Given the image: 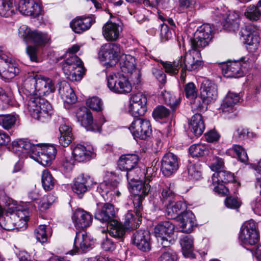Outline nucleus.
Returning a JSON list of instances; mask_svg holds the SVG:
<instances>
[{
	"instance_id": "nucleus-62",
	"label": "nucleus",
	"mask_w": 261,
	"mask_h": 261,
	"mask_svg": "<svg viewBox=\"0 0 261 261\" xmlns=\"http://www.w3.org/2000/svg\"><path fill=\"white\" fill-rule=\"evenodd\" d=\"M237 19V16H236L234 14H229L225 20L224 27L229 30L233 29L238 27Z\"/></svg>"
},
{
	"instance_id": "nucleus-26",
	"label": "nucleus",
	"mask_w": 261,
	"mask_h": 261,
	"mask_svg": "<svg viewBox=\"0 0 261 261\" xmlns=\"http://www.w3.org/2000/svg\"><path fill=\"white\" fill-rule=\"evenodd\" d=\"M200 95L206 102L214 101L217 97V86L208 80H204L201 85Z\"/></svg>"
},
{
	"instance_id": "nucleus-60",
	"label": "nucleus",
	"mask_w": 261,
	"mask_h": 261,
	"mask_svg": "<svg viewBox=\"0 0 261 261\" xmlns=\"http://www.w3.org/2000/svg\"><path fill=\"white\" fill-rule=\"evenodd\" d=\"M176 253L171 249H168L159 257L158 261H177Z\"/></svg>"
},
{
	"instance_id": "nucleus-40",
	"label": "nucleus",
	"mask_w": 261,
	"mask_h": 261,
	"mask_svg": "<svg viewBox=\"0 0 261 261\" xmlns=\"http://www.w3.org/2000/svg\"><path fill=\"white\" fill-rule=\"evenodd\" d=\"M107 230L109 234L115 238H121L125 233L123 226L117 220H113L109 223Z\"/></svg>"
},
{
	"instance_id": "nucleus-10",
	"label": "nucleus",
	"mask_w": 261,
	"mask_h": 261,
	"mask_svg": "<svg viewBox=\"0 0 261 261\" xmlns=\"http://www.w3.org/2000/svg\"><path fill=\"white\" fill-rule=\"evenodd\" d=\"M120 55V45L114 43H108L101 46L98 57L101 61L105 62L106 65L112 66L117 63Z\"/></svg>"
},
{
	"instance_id": "nucleus-24",
	"label": "nucleus",
	"mask_w": 261,
	"mask_h": 261,
	"mask_svg": "<svg viewBox=\"0 0 261 261\" xmlns=\"http://www.w3.org/2000/svg\"><path fill=\"white\" fill-rule=\"evenodd\" d=\"M59 93L66 109H69L70 106L76 101L77 98L74 91L66 82L64 81L60 83Z\"/></svg>"
},
{
	"instance_id": "nucleus-55",
	"label": "nucleus",
	"mask_w": 261,
	"mask_h": 261,
	"mask_svg": "<svg viewBox=\"0 0 261 261\" xmlns=\"http://www.w3.org/2000/svg\"><path fill=\"white\" fill-rule=\"evenodd\" d=\"M173 186L171 183L168 182L165 184L162 192V198L168 203L173 201L174 193L173 191Z\"/></svg>"
},
{
	"instance_id": "nucleus-22",
	"label": "nucleus",
	"mask_w": 261,
	"mask_h": 261,
	"mask_svg": "<svg viewBox=\"0 0 261 261\" xmlns=\"http://www.w3.org/2000/svg\"><path fill=\"white\" fill-rule=\"evenodd\" d=\"M133 244L143 252L149 251L151 249L150 235L148 231L140 230L133 234Z\"/></svg>"
},
{
	"instance_id": "nucleus-36",
	"label": "nucleus",
	"mask_w": 261,
	"mask_h": 261,
	"mask_svg": "<svg viewBox=\"0 0 261 261\" xmlns=\"http://www.w3.org/2000/svg\"><path fill=\"white\" fill-rule=\"evenodd\" d=\"M60 137L59 138V143L63 147L68 146L72 140L71 128L68 123L65 122L59 127Z\"/></svg>"
},
{
	"instance_id": "nucleus-43",
	"label": "nucleus",
	"mask_w": 261,
	"mask_h": 261,
	"mask_svg": "<svg viewBox=\"0 0 261 261\" xmlns=\"http://www.w3.org/2000/svg\"><path fill=\"white\" fill-rule=\"evenodd\" d=\"M241 96L239 94L229 92L225 97L222 107L223 110L226 108H232L240 101Z\"/></svg>"
},
{
	"instance_id": "nucleus-31",
	"label": "nucleus",
	"mask_w": 261,
	"mask_h": 261,
	"mask_svg": "<svg viewBox=\"0 0 261 261\" xmlns=\"http://www.w3.org/2000/svg\"><path fill=\"white\" fill-rule=\"evenodd\" d=\"M92 22L91 17H77L70 22V26L75 33L80 34L89 30Z\"/></svg>"
},
{
	"instance_id": "nucleus-11",
	"label": "nucleus",
	"mask_w": 261,
	"mask_h": 261,
	"mask_svg": "<svg viewBox=\"0 0 261 261\" xmlns=\"http://www.w3.org/2000/svg\"><path fill=\"white\" fill-rule=\"evenodd\" d=\"M241 36L247 49L250 52H254L258 48L260 38L257 28L252 24H248L242 28Z\"/></svg>"
},
{
	"instance_id": "nucleus-30",
	"label": "nucleus",
	"mask_w": 261,
	"mask_h": 261,
	"mask_svg": "<svg viewBox=\"0 0 261 261\" xmlns=\"http://www.w3.org/2000/svg\"><path fill=\"white\" fill-rule=\"evenodd\" d=\"M94 154V149L92 147H86L81 144H77L72 148V156L74 160L79 162L89 160Z\"/></svg>"
},
{
	"instance_id": "nucleus-6",
	"label": "nucleus",
	"mask_w": 261,
	"mask_h": 261,
	"mask_svg": "<svg viewBox=\"0 0 261 261\" xmlns=\"http://www.w3.org/2000/svg\"><path fill=\"white\" fill-rule=\"evenodd\" d=\"M66 77L71 81H79L82 78L83 64L77 56H71L62 63Z\"/></svg>"
},
{
	"instance_id": "nucleus-1",
	"label": "nucleus",
	"mask_w": 261,
	"mask_h": 261,
	"mask_svg": "<svg viewBox=\"0 0 261 261\" xmlns=\"http://www.w3.org/2000/svg\"><path fill=\"white\" fill-rule=\"evenodd\" d=\"M38 75L30 73L23 84V92L29 97L27 108L30 115L41 122L48 121L52 113V107L45 99L39 97L37 93Z\"/></svg>"
},
{
	"instance_id": "nucleus-20",
	"label": "nucleus",
	"mask_w": 261,
	"mask_h": 261,
	"mask_svg": "<svg viewBox=\"0 0 261 261\" xmlns=\"http://www.w3.org/2000/svg\"><path fill=\"white\" fill-rule=\"evenodd\" d=\"M98 208L95 213V218L101 222H108L115 220L116 211L114 205L109 203L103 204L98 203Z\"/></svg>"
},
{
	"instance_id": "nucleus-35",
	"label": "nucleus",
	"mask_w": 261,
	"mask_h": 261,
	"mask_svg": "<svg viewBox=\"0 0 261 261\" xmlns=\"http://www.w3.org/2000/svg\"><path fill=\"white\" fill-rule=\"evenodd\" d=\"M92 179L88 176L83 174L77 176L72 186L73 191L77 195L84 193L87 190V187L92 185Z\"/></svg>"
},
{
	"instance_id": "nucleus-54",
	"label": "nucleus",
	"mask_w": 261,
	"mask_h": 261,
	"mask_svg": "<svg viewBox=\"0 0 261 261\" xmlns=\"http://www.w3.org/2000/svg\"><path fill=\"white\" fill-rule=\"evenodd\" d=\"M178 10L180 13L191 11L195 6L196 0H178Z\"/></svg>"
},
{
	"instance_id": "nucleus-41",
	"label": "nucleus",
	"mask_w": 261,
	"mask_h": 261,
	"mask_svg": "<svg viewBox=\"0 0 261 261\" xmlns=\"http://www.w3.org/2000/svg\"><path fill=\"white\" fill-rule=\"evenodd\" d=\"M233 180V175L226 171H219L214 173L212 176L213 185L218 182L227 183L231 182Z\"/></svg>"
},
{
	"instance_id": "nucleus-29",
	"label": "nucleus",
	"mask_w": 261,
	"mask_h": 261,
	"mask_svg": "<svg viewBox=\"0 0 261 261\" xmlns=\"http://www.w3.org/2000/svg\"><path fill=\"white\" fill-rule=\"evenodd\" d=\"M135 206V215H134L132 212H128L124 216V225L126 229H135L137 228L142 220V215L141 211L142 207Z\"/></svg>"
},
{
	"instance_id": "nucleus-14",
	"label": "nucleus",
	"mask_w": 261,
	"mask_h": 261,
	"mask_svg": "<svg viewBox=\"0 0 261 261\" xmlns=\"http://www.w3.org/2000/svg\"><path fill=\"white\" fill-rule=\"evenodd\" d=\"M152 179L146 177L144 182L142 181H137L131 185V193L134 195L133 202L134 205L142 207V202L144 197L148 194L150 189L149 182Z\"/></svg>"
},
{
	"instance_id": "nucleus-49",
	"label": "nucleus",
	"mask_w": 261,
	"mask_h": 261,
	"mask_svg": "<svg viewBox=\"0 0 261 261\" xmlns=\"http://www.w3.org/2000/svg\"><path fill=\"white\" fill-rule=\"evenodd\" d=\"M16 121L13 115H0V125L5 129H9L14 126Z\"/></svg>"
},
{
	"instance_id": "nucleus-58",
	"label": "nucleus",
	"mask_w": 261,
	"mask_h": 261,
	"mask_svg": "<svg viewBox=\"0 0 261 261\" xmlns=\"http://www.w3.org/2000/svg\"><path fill=\"white\" fill-rule=\"evenodd\" d=\"M184 91L187 98L193 99L197 95L198 89L192 82H189L184 86Z\"/></svg>"
},
{
	"instance_id": "nucleus-28",
	"label": "nucleus",
	"mask_w": 261,
	"mask_h": 261,
	"mask_svg": "<svg viewBox=\"0 0 261 261\" xmlns=\"http://www.w3.org/2000/svg\"><path fill=\"white\" fill-rule=\"evenodd\" d=\"M55 88L53 81L47 77L38 75L37 83L38 96H46L55 91Z\"/></svg>"
},
{
	"instance_id": "nucleus-53",
	"label": "nucleus",
	"mask_w": 261,
	"mask_h": 261,
	"mask_svg": "<svg viewBox=\"0 0 261 261\" xmlns=\"http://www.w3.org/2000/svg\"><path fill=\"white\" fill-rule=\"evenodd\" d=\"M162 96L165 102L170 105L172 109H174L180 102L179 97H176L170 92L166 91L162 92Z\"/></svg>"
},
{
	"instance_id": "nucleus-27",
	"label": "nucleus",
	"mask_w": 261,
	"mask_h": 261,
	"mask_svg": "<svg viewBox=\"0 0 261 261\" xmlns=\"http://www.w3.org/2000/svg\"><path fill=\"white\" fill-rule=\"evenodd\" d=\"M72 219L76 228L84 229L91 225L92 218L89 213L79 208L74 211Z\"/></svg>"
},
{
	"instance_id": "nucleus-17",
	"label": "nucleus",
	"mask_w": 261,
	"mask_h": 261,
	"mask_svg": "<svg viewBox=\"0 0 261 261\" xmlns=\"http://www.w3.org/2000/svg\"><path fill=\"white\" fill-rule=\"evenodd\" d=\"M197 37L191 39L192 47L203 48L206 46L213 36V29L209 24L201 25L196 32Z\"/></svg>"
},
{
	"instance_id": "nucleus-38",
	"label": "nucleus",
	"mask_w": 261,
	"mask_h": 261,
	"mask_svg": "<svg viewBox=\"0 0 261 261\" xmlns=\"http://www.w3.org/2000/svg\"><path fill=\"white\" fill-rule=\"evenodd\" d=\"M166 204V216L169 219L176 218L179 211L185 208V203L181 201L174 202V201H170Z\"/></svg>"
},
{
	"instance_id": "nucleus-39",
	"label": "nucleus",
	"mask_w": 261,
	"mask_h": 261,
	"mask_svg": "<svg viewBox=\"0 0 261 261\" xmlns=\"http://www.w3.org/2000/svg\"><path fill=\"white\" fill-rule=\"evenodd\" d=\"M120 66L123 72L132 73L136 69L135 58L130 55H124L121 57Z\"/></svg>"
},
{
	"instance_id": "nucleus-48",
	"label": "nucleus",
	"mask_w": 261,
	"mask_h": 261,
	"mask_svg": "<svg viewBox=\"0 0 261 261\" xmlns=\"http://www.w3.org/2000/svg\"><path fill=\"white\" fill-rule=\"evenodd\" d=\"M191 108L193 111H204L206 109L208 102H206L202 98V96L196 95L193 99H190Z\"/></svg>"
},
{
	"instance_id": "nucleus-7",
	"label": "nucleus",
	"mask_w": 261,
	"mask_h": 261,
	"mask_svg": "<svg viewBox=\"0 0 261 261\" xmlns=\"http://www.w3.org/2000/svg\"><path fill=\"white\" fill-rule=\"evenodd\" d=\"M107 86L113 92L126 94L132 89V85L127 77L119 72L111 73L107 76Z\"/></svg>"
},
{
	"instance_id": "nucleus-32",
	"label": "nucleus",
	"mask_w": 261,
	"mask_h": 261,
	"mask_svg": "<svg viewBox=\"0 0 261 261\" xmlns=\"http://www.w3.org/2000/svg\"><path fill=\"white\" fill-rule=\"evenodd\" d=\"M122 28L118 24L112 22L105 24L102 28V34L108 41H116L120 36Z\"/></svg>"
},
{
	"instance_id": "nucleus-56",
	"label": "nucleus",
	"mask_w": 261,
	"mask_h": 261,
	"mask_svg": "<svg viewBox=\"0 0 261 261\" xmlns=\"http://www.w3.org/2000/svg\"><path fill=\"white\" fill-rule=\"evenodd\" d=\"M46 229V225H40L35 230L36 239L40 243H43L47 241L48 234Z\"/></svg>"
},
{
	"instance_id": "nucleus-37",
	"label": "nucleus",
	"mask_w": 261,
	"mask_h": 261,
	"mask_svg": "<svg viewBox=\"0 0 261 261\" xmlns=\"http://www.w3.org/2000/svg\"><path fill=\"white\" fill-rule=\"evenodd\" d=\"M190 128L195 136H199L202 135L205 129V125L201 115L195 114L192 117L190 122Z\"/></svg>"
},
{
	"instance_id": "nucleus-63",
	"label": "nucleus",
	"mask_w": 261,
	"mask_h": 261,
	"mask_svg": "<svg viewBox=\"0 0 261 261\" xmlns=\"http://www.w3.org/2000/svg\"><path fill=\"white\" fill-rule=\"evenodd\" d=\"M22 156H29L32 158V155L35 154L36 150H37L38 145L32 144L29 141L27 140Z\"/></svg>"
},
{
	"instance_id": "nucleus-47",
	"label": "nucleus",
	"mask_w": 261,
	"mask_h": 261,
	"mask_svg": "<svg viewBox=\"0 0 261 261\" xmlns=\"http://www.w3.org/2000/svg\"><path fill=\"white\" fill-rule=\"evenodd\" d=\"M180 244L184 255L191 253L193 248V239L191 236H185L180 240Z\"/></svg>"
},
{
	"instance_id": "nucleus-19",
	"label": "nucleus",
	"mask_w": 261,
	"mask_h": 261,
	"mask_svg": "<svg viewBox=\"0 0 261 261\" xmlns=\"http://www.w3.org/2000/svg\"><path fill=\"white\" fill-rule=\"evenodd\" d=\"M179 231L183 233H191L196 226V220L194 214L191 211L182 213L178 218Z\"/></svg>"
},
{
	"instance_id": "nucleus-3",
	"label": "nucleus",
	"mask_w": 261,
	"mask_h": 261,
	"mask_svg": "<svg viewBox=\"0 0 261 261\" xmlns=\"http://www.w3.org/2000/svg\"><path fill=\"white\" fill-rule=\"evenodd\" d=\"M154 236L163 247L173 244L177 240L175 234V225L170 221L161 222L154 228Z\"/></svg>"
},
{
	"instance_id": "nucleus-51",
	"label": "nucleus",
	"mask_w": 261,
	"mask_h": 261,
	"mask_svg": "<svg viewBox=\"0 0 261 261\" xmlns=\"http://www.w3.org/2000/svg\"><path fill=\"white\" fill-rule=\"evenodd\" d=\"M200 165L190 164L188 166L189 177L191 179L197 180L201 178Z\"/></svg>"
},
{
	"instance_id": "nucleus-44",
	"label": "nucleus",
	"mask_w": 261,
	"mask_h": 261,
	"mask_svg": "<svg viewBox=\"0 0 261 261\" xmlns=\"http://www.w3.org/2000/svg\"><path fill=\"white\" fill-rule=\"evenodd\" d=\"M153 60L156 61H160L163 67L165 69V71L166 73H169L172 75H175L178 72V70L180 67V63L179 59L178 61H175L173 62L169 61L164 62L161 60H159L156 58H153Z\"/></svg>"
},
{
	"instance_id": "nucleus-8",
	"label": "nucleus",
	"mask_w": 261,
	"mask_h": 261,
	"mask_svg": "<svg viewBox=\"0 0 261 261\" xmlns=\"http://www.w3.org/2000/svg\"><path fill=\"white\" fill-rule=\"evenodd\" d=\"M240 242L243 245H253L259 239V231L256 223L251 219L245 221L242 225L239 236Z\"/></svg>"
},
{
	"instance_id": "nucleus-42",
	"label": "nucleus",
	"mask_w": 261,
	"mask_h": 261,
	"mask_svg": "<svg viewBox=\"0 0 261 261\" xmlns=\"http://www.w3.org/2000/svg\"><path fill=\"white\" fill-rule=\"evenodd\" d=\"M56 180L48 170H44L41 174V182L43 188L45 191H49L53 189Z\"/></svg>"
},
{
	"instance_id": "nucleus-15",
	"label": "nucleus",
	"mask_w": 261,
	"mask_h": 261,
	"mask_svg": "<svg viewBox=\"0 0 261 261\" xmlns=\"http://www.w3.org/2000/svg\"><path fill=\"white\" fill-rule=\"evenodd\" d=\"M76 116L81 124L86 127L88 130L93 132H100L101 125L106 121L102 117V120L98 124L93 123L92 114L91 111L85 107L80 108L76 112Z\"/></svg>"
},
{
	"instance_id": "nucleus-61",
	"label": "nucleus",
	"mask_w": 261,
	"mask_h": 261,
	"mask_svg": "<svg viewBox=\"0 0 261 261\" xmlns=\"http://www.w3.org/2000/svg\"><path fill=\"white\" fill-rule=\"evenodd\" d=\"M169 113L168 109L163 106H159L154 110L152 115L155 119H162L167 117Z\"/></svg>"
},
{
	"instance_id": "nucleus-5",
	"label": "nucleus",
	"mask_w": 261,
	"mask_h": 261,
	"mask_svg": "<svg viewBox=\"0 0 261 261\" xmlns=\"http://www.w3.org/2000/svg\"><path fill=\"white\" fill-rule=\"evenodd\" d=\"M199 48L192 47L184 56L179 59L180 67L181 68L180 80L182 83L185 81L186 70L193 71L197 69L201 65L200 54L198 50Z\"/></svg>"
},
{
	"instance_id": "nucleus-9",
	"label": "nucleus",
	"mask_w": 261,
	"mask_h": 261,
	"mask_svg": "<svg viewBox=\"0 0 261 261\" xmlns=\"http://www.w3.org/2000/svg\"><path fill=\"white\" fill-rule=\"evenodd\" d=\"M19 71L17 64L13 61L9 53L0 47V74L2 77L10 80Z\"/></svg>"
},
{
	"instance_id": "nucleus-46",
	"label": "nucleus",
	"mask_w": 261,
	"mask_h": 261,
	"mask_svg": "<svg viewBox=\"0 0 261 261\" xmlns=\"http://www.w3.org/2000/svg\"><path fill=\"white\" fill-rule=\"evenodd\" d=\"M14 12L12 0H2L0 5V15L8 17L11 16Z\"/></svg>"
},
{
	"instance_id": "nucleus-2",
	"label": "nucleus",
	"mask_w": 261,
	"mask_h": 261,
	"mask_svg": "<svg viewBox=\"0 0 261 261\" xmlns=\"http://www.w3.org/2000/svg\"><path fill=\"white\" fill-rule=\"evenodd\" d=\"M28 211L21 205H18L11 212V216L0 217V226L8 231L13 230L15 227L19 230H24L28 226Z\"/></svg>"
},
{
	"instance_id": "nucleus-23",
	"label": "nucleus",
	"mask_w": 261,
	"mask_h": 261,
	"mask_svg": "<svg viewBox=\"0 0 261 261\" xmlns=\"http://www.w3.org/2000/svg\"><path fill=\"white\" fill-rule=\"evenodd\" d=\"M246 64L242 61H233L223 67V73L227 77L238 78L243 76L246 71Z\"/></svg>"
},
{
	"instance_id": "nucleus-45",
	"label": "nucleus",
	"mask_w": 261,
	"mask_h": 261,
	"mask_svg": "<svg viewBox=\"0 0 261 261\" xmlns=\"http://www.w3.org/2000/svg\"><path fill=\"white\" fill-rule=\"evenodd\" d=\"M189 150L191 155L195 157L202 156L209 153L208 148L203 144H193L190 147Z\"/></svg>"
},
{
	"instance_id": "nucleus-50",
	"label": "nucleus",
	"mask_w": 261,
	"mask_h": 261,
	"mask_svg": "<svg viewBox=\"0 0 261 261\" xmlns=\"http://www.w3.org/2000/svg\"><path fill=\"white\" fill-rule=\"evenodd\" d=\"M87 106L93 111L101 112L103 110V102L98 97H92L86 101Z\"/></svg>"
},
{
	"instance_id": "nucleus-13",
	"label": "nucleus",
	"mask_w": 261,
	"mask_h": 261,
	"mask_svg": "<svg viewBox=\"0 0 261 261\" xmlns=\"http://www.w3.org/2000/svg\"><path fill=\"white\" fill-rule=\"evenodd\" d=\"M56 153V149L52 145L38 146L35 154L32 155V159L44 166H48L55 159Z\"/></svg>"
},
{
	"instance_id": "nucleus-34",
	"label": "nucleus",
	"mask_w": 261,
	"mask_h": 261,
	"mask_svg": "<svg viewBox=\"0 0 261 261\" xmlns=\"http://www.w3.org/2000/svg\"><path fill=\"white\" fill-rule=\"evenodd\" d=\"M139 161V156L135 154L122 155L118 161V166L121 170L126 171L136 169Z\"/></svg>"
},
{
	"instance_id": "nucleus-21",
	"label": "nucleus",
	"mask_w": 261,
	"mask_h": 261,
	"mask_svg": "<svg viewBox=\"0 0 261 261\" xmlns=\"http://www.w3.org/2000/svg\"><path fill=\"white\" fill-rule=\"evenodd\" d=\"M178 168L177 157L172 153L164 155L162 160L161 171L166 176H169L175 172Z\"/></svg>"
},
{
	"instance_id": "nucleus-25",
	"label": "nucleus",
	"mask_w": 261,
	"mask_h": 261,
	"mask_svg": "<svg viewBox=\"0 0 261 261\" xmlns=\"http://www.w3.org/2000/svg\"><path fill=\"white\" fill-rule=\"evenodd\" d=\"M18 9L20 13L27 16L36 17L41 12V6L33 0L20 1Z\"/></svg>"
},
{
	"instance_id": "nucleus-64",
	"label": "nucleus",
	"mask_w": 261,
	"mask_h": 261,
	"mask_svg": "<svg viewBox=\"0 0 261 261\" xmlns=\"http://www.w3.org/2000/svg\"><path fill=\"white\" fill-rule=\"evenodd\" d=\"M210 168L214 171H217L222 168L224 163L222 159L214 156L210 160Z\"/></svg>"
},
{
	"instance_id": "nucleus-4",
	"label": "nucleus",
	"mask_w": 261,
	"mask_h": 261,
	"mask_svg": "<svg viewBox=\"0 0 261 261\" xmlns=\"http://www.w3.org/2000/svg\"><path fill=\"white\" fill-rule=\"evenodd\" d=\"M21 38L26 43H33L37 46H44L49 43L50 37L46 33L32 30L27 25H22L19 29Z\"/></svg>"
},
{
	"instance_id": "nucleus-33",
	"label": "nucleus",
	"mask_w": 261,
	"mask_h": 261,
	"mask_svg": "<svg viewBox=\"0 0 261 261\" xmlns=\"http://www.w3.org/2000/svg\"><path fill=\"white\" fill-rule=\"evenodd\" d=\"M97 190L105 201H111L115 194L119 196L121 194L114 186L108 182L104 181L97 187Z\"/></svg>"
},
{
	"instance_id": "nucleus-18",
	"label": "nucleus",
	"mask_w": 261,
	"mask_h": 261,
	"mask_svg": "<svg viewBox=\"0 0 261 261\" xmlns=\"http://www.w3.org/2000/svg\"><path fill=\"white\" fill-rule=\"evenodd\" d=\"M92 243V240L86 232H77L74 241V249L70 251V254L73 255L83 253L90 247Z\"/></svg>"
},
{
	"instance_id": "nucleus-59",
	"label": "nucleus",
	"mask_w": 261,
	"mask_h": 261,
	"mask_svg": "<svg viewBox=\"0 0 261 261\" xmlns=\"http://www.w3.org/2000/svg\"><path fill=\"white\" fill-rule=\"evenodd\" d=\"M27 140L25 139H19L13 141L12 143L13 151L17 153L19 156L22 155Z\"/></svg>"
},
{
	"instance_id": "nucleus-57",
	"label": "nucleus",
	"mask_w": 261,
	"mask_h": 261,
	"mask_svg": "<svg viewBox=\"0 0 261 261\" xmlns=\"http://www.w3.org/2000/svg\"><path fill=\"white\" fill-rule=\"evenodd\" d=\"M230 151L236 153L238 158L242 162L245 163L248 161V155L244 148L239 145H233L230 149Z\"/></svg>"
},
{
	"instance_id": "nucleus-16",
	"label": "nucleus",
	"mask_w": 261,
	"mask_h": 261,
	"mask_svg": "<svg viewBox=\"0 0 261 261\" xmlns=\"http://www.w3.org/2000/svg\"><path fill=\"white\" fill-rule=\"evenodd\" d=\"M147 98L141 92L133 94L129 99V113L134 117L143 115L146 111Z\"/></svg>"
},
{
	"instance_id": "nucleus-52",
	"label": "nucleus",
	"mask_w": 261,
	"mask_h": 261,
	"mask_svg": "<svg viewBox=\"0 0 261 261\" xmlns=\"http://www.w3.org/2000/svg\"><path fill=\"white\" fill-rule=\"evenodd\" d=\"M257 5H250L248 6L244 13L245 17L250 20H256L261 16V13L259 11Z\"/></svg>"
},
{
	"instance_id": "nucleus-12",
	"label": "nucleus",
	"mask_w": 261,
	"mask_h": 261,
	"mask_svg": "<svg viewBox=\"0 0 261 261\" xmlns=\"http://www.w3.org/2000/svg\"><path fill=\"white\" fill-rule=\"evenodd\" d=\"M128 129L135 139H146L152 133L149 121L141 118L134 119Z\"/></svg>"
}]
</instances>
